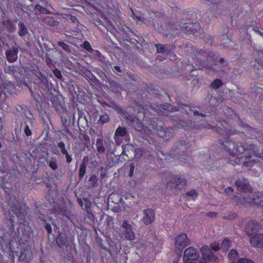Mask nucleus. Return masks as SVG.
<instances>
[{
  "instance_id": "f257e3e1",
  "label": "nucleus",
  "mask_w": 263,
  "mask_h": 263,
  "mask_svg": "<svg viewBox=\"0 0 263 263\" xmlns=\"http://www.w3.org/2000/svg\"><path fill=\"white\" fill-rule=\"evenodd\" d=\"M8 214L10 219L7 221V227L10 234H3L2 230L0 229V243L3 248L4 246L8 247L12 241L16 243L25 244L29 241L32 237V234L30 228L27 227L22 230L21 234L18 230L17 232L14 230V223L21 224L25 221L27 212L25 209L21 207L18 201L14 196H10L8 201Z\"/></svg>"
},
{
  "instance_id": "f03ea898",
  "label": "nucleus",
  "mask_w": 263,
  "mask_h": 263,
  "mask_svg": "<svg viewBox=\"0 0 263 263\" xmlns=\"http://www.w3.org/2000/svg\"><path fill=\"white\" fill-rule=\"evenodd\" d=\"M195 55L196 59V63H198L202 68L208 70L213 69L216 72H226L225 67L227 66L228 63L223 58H220L219 60V63L222 65L220 69L217 70L213 67V64L215 62V53L209 50L198 49Z\"/></svg>"
},
{
  "instance_id": "7ed1b4c3",
  "label": "nucleus",
  "mask_w": 263,
  "mask_h": 263,
  "mask_svg": "<svg viewBox=\"0 0 263 263\" xmlns=\"http://www.w3.org/2000/svg\"><path fill=\"white\" fill-rule=\"evenodd\" d=\"M202 128L212 129L219 134L228 137L240 133V132L237 129L232 127L229 128L228 123L224 121L219 122V125L215 127L208 123L205 120L195 121V130Z\"/></svg>"
},
{
  "instance_id": "20e7f679",
  "label": "nucleus",
  "mask_w": 263,
  "mask_h": 263,
  "mask_svg": "<svg viewBox=\"0 0 263 263\" xmlns=\"http://www.w3.org/2000/svg\"><path fill=\"white\" fill-rule=\"evenodd\" d=\"M152 109L158 115H163L168 116L170 112H174L178 110L184 111L187 115H189L192 112L193 109L189 104L179 103V108L174 107L170 104H159L155 103L151 105Z\"/></svg>"
},
{
  "instance_id": "39448f33",
  "label": "nucleus",
  "mask_w": 263,
  "mask_h": 263,
  "mask_svg": "<svg viewBox=\"0 0 263 263\" xmlns=\"http://www.w3.org/2000/svg\"><path fill=\"white\" fill-rule=\"evenodd\" d=\"M168 27L171 30L181 31L184 33H187L189 35L200 32L201 31L199 23H193L185 18L181 19L179 24L170 23Z\"/></svg>"
},
{
  "instance_id": "423d86ee",
  "label": "nucleus",
  "mask_w": 263,
  "mask_h": 263,
  "mask_svg": "<svg viewBox=\"0 0 263 263\" xmlns=\"http://www.w3.org/2000/svg\"><path fill=\"white\" fill-rule=\"evenodd\" d=\"M223 148L231 155L239 156L248 151L249 147L242 144L241 143H235L230 140L221 141Z\"/></svg>"
},
{
  "instance_id": "0eeeda50",
  "label": "nucleus",
  "mask_w": 263,
  "mask_h": 263,
  "mask_svg": "<svg viewBox=\"0 0 263 263\" xmlns=\"http://www.w3.org/2000/svg\"><path fill=\"white\" fill-rule=\"evenodd\" d=\"M233 192L234 189L230 186L227 187L224 190L226 195L228 196L229 198L237 204L243 205L246 203H256L254 198H252L250 197H246L242 195H241L240 197L235 196L233 195Z\"/></svg>"
},
{
  "instance_id": "6e6552de",
  "label": "nucleus",
  "mask_w": 263,
  "mask_h": 263,
  "mask_svg": "<svg viewBox=\"0 0 263 263\" xmlns=\"http://www.w3.org/2000/svg\"><path fill=\"white\" fill-rule=\"evenodd\" d=\"M235 184L237 187V190L238 192H240L241 193H243L246 195H243L246 197H250L252 198H253L252 195V189L250 185V183L248 179H245L244 178H239L235 182Z\"/></svg>"
},
{
  "instance_id": "1a4fd4ad",
  "label": "nucleus",
  "mask_w": 263,
  "mask_h": 263,
  "mask_svg": "<svg viewBox=\"0 0 263 263\" xmlns=\"http://www.w3.org/2000/svg\"><path fill=\"white\" fill-rule=\"evenodd\" d=\"M37 78V85L41 92L43 91L48 92L51 90L52 84L49 81L48 74H45L41 72L36 73Z\"/></svg>"
},
{
  "instance_id": "9d476101",
  "label": "nucleus",
  "mask_w": 263,
  "mask_h": 263,
  "mask_svg": "<svg viewBox=\"0 0 263 263\" xmlns=\"http://www.w3.org/2000/svg\"><path fill=\"white\" fill-rule=\"evenodd\" d=\"M190 243V240L187 235L182 233L175 238V252L177 254H181L182 251L185 247Z\"/></svg>"
},
{
  "instance_id": "9b49d317",
  "label": "nucleus",
  "mask_w": 263,
  "mask_h": 263,
  "mask_svg": "<svg viewBox=\"0 0 263 263\" xmlns=\"http://www.w3.org/2000/svg\"><path fill=\"white\" fill-rule=\"evenodd\" d=\"M4 71L13 76L17 82H21L24 79L23 71L20 66L14 65H9L4 68Z\"/></svg>"
},
{
  "instance_id": "f8f14e48",
  "label": "nucleus",
  "mask_w": 263,
  "mask_h": 263,
  "mask_svg": "<svg viewBox=\"0 0 263 263\" xmlns=\"http://www.w3.org/2000/svg\"><path fill=\"white\" fill-rule=\"evenodd\" d=\"M202 254V258L200 263H211L216 262L217 261L216 256L214 255L212 251L206 246H204L200 249Z\"/></svg>"
},
{
  "instance_id": "ddd939ff",
  "label": "nucleus",
  "mask_w": 263,
  "mask_h": 263,
  "mask_svg": "<svg viewBox=\"0 0 263 263\" xmlns=\"http://www.w3.org/2000/svg\"><path fill=\"white\" fill-rule=\"evenodd\" d=\"M119 32L122 34L124 40L130 44L135 45L136 43L133 41L135 33L127 26H120L118 27Z\"/></svg>"
},
{
  "instance_id": "4468645a",
  "label": "nucleus",
  "mask_w": 263,
  "mask_h": 263,
  "mask_svg": "<svg viewBox=\"0 0 263 263\" xmlns=\"http://www.w3.org/2000/svg\"><path fill=\"white\" fill-rule=\"evenodd\" d=\"M157 135L165 140H169L173 137V130L171 127L158 126L156 127Z\"/></svg>"
},
{
  "instance_id": "2eb2a0df",
  "label": "nucleus",
  "mask_w": 263,
  "mask_h": 263,
  "mask_svg": "<svg viewBox=\"0 0 263 263\" xmlns=\"http://www.w3.org/2000/svg\"><path fill=\"white\" fill-rule=\"evenodd\" d=\"M18 53V47L16 43L7 49L5 52L6 57L8 61L10 63L15 62L17 59V54Z\"/></svg>"
},
{
  "instance_id": "dca6fc26",
  "label": "nucleus",
  "mask_w": 263,
  "mask_h": 263,
  "mask_svg": "<svg viewBox=\"0 0 263 263\" xmlns=\"http://www.w3.org/2000/svg\"><path fill=\"white\" fill-rule=\"evenodd\" d=\"M126 120L128 125L132 127L137 131H141L143 129V125L140 121L136 117L128 114L125 115Z\"/></svg>"
},
{
  "instance_id": "f3484780",
  "label": "nucleus",
  "mask_w": 263,
  "mask_h": 263,
  "mask_svg": "<svg viewBox=\"0 0 263 263\" xmlns=\"http://www.w3.org/2000/svg\"><path fill=\"white\" fill-rule=\"evenodd\" d=\"M260 229L261 226L255 220H251L248 223L245 231L248 236H251L256 234Z\"/></svg>"
},
{
  "instance_id": "a211bd4d",
  "label": "nucleus",
  "mask_w": 263,
  "mask_h": 263,
  "mask_svg": "<svg viewBox=\"0 0 263 263\" xmlns=\"http://www.w3.org/2000/svg\"><path fill=\"white\" fill-rule=\"evenodd\" d=\"M143 217L142 221L145 225L153 223L155 219V213L152 209H146L143 210Z\"/></svg>"
},
{
  "instance_id": "6ab92c4d",
  "label": "nucleus",
  "mask_w": 263,
  "mask_h": 263,
  "mask_svg": "<svg viewBox=\"0 0 263 263\" xmlns=\"http://www.w3.org/2000/svg\"><path fill=\"white\" fill-rule=\"evenodd\" d=\"M121 227L125 230L124 231V235L126 239L133 240L135 238V236L133 230L132 226L127 220L123 221Z\"/></svg>"
},
{
  "instance_id": "aec40b11",
  "label": "nucleus",
  "mask_w": 263,
  "mask_h": 263,
  "mask_svg": "<svg viewBox=\"0 0 263 263\" xmlns=\"http://www.w3.org/2000/svg\"><path fill=\"white\" fill-rule=\"evenodd\" d=\"M60 214L69 219L72 223L77 222L76 212L73 209H67L66 208H61L60 210Z\"/></svg>"
},
{
  "instance_id": "412c9836",
  "label": "nucleus",
  "mask_w": 263,
  "mask_h": 263,
  "mask_svg": "<svg viewBox=\"0 0 263 263\" xmlns=\"http://www.w3.org/2000/svg\"><path fill=\"white\" fill-rule=\"evenodd\" d=\"M250 242L254 247L263 248V234H256L250 236Z\"/></svg>"
},
{
  "instance_id": "4be33fe9",
  "label": "nucleus",
  "mask_w": 263,
  "mask_h": 263,
  "mask_svg": "<svg viewBox=\"0 0 263 263\" xmlns=\"http://www.w3.org/2000/svg\"><path fill=\"white\" fill-rule=\"evenodd\" d=\"M224 114L228 118L233 119L235 121L236 125H242V124H243V121L240 119L239 116L237 115L231 108L228 107L226 108L224 110Z\"/></svg>"
},
{
  "instance_id": "5701e85b",
  "label": "nucleus",
  "mask_w": 263,
  "mask_h": 263,
  "mask_svg": "<svg viewBox=\"0 0 263 263\" xmlns=\"http://www.w3.org/2000/svg\"><path fill=\"white\" fill-rule=\"evenodd\" d=\"M177 125L185 129L195 130V121L192 120H180L177 122Z\"/></svg>"
},
{
  "instance_id": "b1692460",
  "label": "nucleus",
  "mask_w": 263,
  "mask_h": 263,
  "mask_svg": "<svg viewBox=\"0 0 263 263\" xmlns=\"http://www.w3.org/2000/svg\"><path fill=\"white\" fill-rule=\"evenodd\" d=\"M41 93L47 101H50L51 103L52 106H54L58 104V98L52 94L50 90L48 92L44 91Z\"/></svg>"
},
{
  "instance_id": "393cba45",
  "label": "nucleus",
  "mask_w": 263,
  "mask_h": 263,
  "mask_svg": "<svg viewBox=\"0 0 263 263\" xmlns=\"http://www.w3.org/2000/svg\"><path fill=\"white\" fill-rule=\"evenodd\" d=\"M238 126H240L241 127H246L247 128L246 132L249 135V137L252 139L257 138L261 134L258 132H257L255 128L250 126L249 125L247 124L246 123H245L243 121V124H242V125H239Z\"/></svg>"
},
{
  "instance_id": "a878e982",
  "label": "nucleus",
  "mask_w": 263,
  "mask_h": 263,
  "mask_svg": "<svg viewBox=\"0 0 263 263\" xmlns=\"http://www.w3.org/2000/svg\"><path fill=\"white\" fill-rule=\"evenodd\" d=\"M34 118L31 111H28V114H27L25 116L24 119V126L30 127V128H34Z\"/></svg>"
},
{
  "instance_id": "bb28decb",
  "label": "nucleus",
  "mask_w": 263,
  "mask_h": 263,
  "mask_svg": "<svg viewBox=\"0 0 263 263\" xmlns=\"http://www.w3.org/2000/svg\"><path fill=\"white\" fill-rule=\"evenodd\" d=\"M155 46L157 53L167 54L173 49L172 46L168 44H157Z\"/></svg>"
},
{
  "instance_id": "cd10ccee",
  "label": "nucleus",
  "mask_w": 263,
  "mask_h": 263,
  "mask_svg": "<svg viewBox=\"0 0 263 263\" xmlns=\"http://www.w3.org/2000/svg\"><path fill=\"white\" fill-rule=\"evenodd\" d=\"M56 242L59 247L66 246L68 243V240L66 234L60 233L57 237Z\"/></svg>"
},
{
  "instance_id": "c85d7f7f",
  "label": "nucleus",
  "mask_w": 263,
  "mask_h": 263,
  "mask_svg": "<svg viewBox=\"0 0 263 263\" xmlns=\"http://www.w3.org/2000/svg\"><path fill=\"white\" fill-rule=\"evenodd\" d=\"M172 183L175 184V187L178 189H182L185 185H186V181L183 178H177L175 180L174 182L168 181L167 183V185L168 186Z\"/></svg>"
},
{
  "instance_id": "c756f323",
  "label": "nucleus",
  "mask_w": 263,
  "mask_h": 263,
  "mask_svg": "<svg viewBox=\"0 0 263 263\" xmlns=\"http://www.w3.org/2000/svg\"><path fill=\"white\" fill-rule=\"evenodd\" d=\"M17 7L29 16H30L31 13L33 12V5L32 4L26 5L22 3H18Z\"/></svg>"
},
{
  "instance_id": "7c9ffc66",
  "label": "nucleus",
  "mask_w": 263,
  "mask_h": 263,
  "mask_svg": "<svg viewBox=\"0 0 263 263\" xmlns=\"http://www.w3.org/2000/svg\"><path fill=\"white\" fill-rule=\"evenodd\" d=\"M248 155H246V158H250L251 157V154H254L256 157H259L263 160V152L260 153L258 151L256 150L255 147L254 145L251 144L250 147H249Z\"/></svg>"
},
{
  "instance_id": "2f4dec72",
  "label": "nucleus",
  "mask_w": 263,
  "mask_h": 263,
  "mask_svg": "<svg viewBox=\"0 0 263 263\" xmlns=\"http://www.w3.org/2000/svg\"><path fill=\"white\" fill-rule=\"evenodd\" d=\"M108 83L109 87L112 91L117 93L122 90L121 84L116 81L110 79L108 80Z\"/></svg>"
},
{
  "instance_id": "473e14b6",
  "label": "nucleus",
  "mask_w": 263,
  "mask_h": 263,
  "mask_svg": "<svg viewBox=\"0 0 263 263\" xmlns=\"http://www.w3.org/2000/svg\"><path fill=\"white\" fill-rule=\"evenodd\" d=\"M46 162L48 166L53 171L58 168V160L54 157H51L46 159Z\"/></svg>"
},
{
  "instance_id": "72a5a7b5",
  "label": "nucleus",
  "mask_w": 263,
  "mask_h": 263,
  "mask_svg": "<svg viewBox=\"0 0 263 263\" xmlns=\"http://www.w3.org/2000/svg\"><path fill=\"white\" fill-rule=\"evenodd\" d=\"M18 34L21 37L25 36L28 33V29L25 23L20 21L18 24Z\"/></svg>"
},
{
  "instance_id": "f704fd0d",
  "label": "nucleus",
  "mask_w": 263,
  "mask_h": 263,
  "mask_svg": "<svg viewBox=\"0 0 263 263\" xmlns=\"http://www.w3.org/2000/svg\"><path fill=\"white\" fill-rule=\"evenodd\" d=\"M3 25L5 28H6L9 32L12 33L15 31V25L13 22L9 20H3Z\"/></svg>"
},
{
  "instance_id": "c9c22d12",
  "label": "nucleus",
  "mask_w": 263,
  "mask_h": 263,
  "mask_svg": "<svg viewBox=\"0 0 263 263\" xmlns=\"http://www.w3.org/2000/svg\"><path fill=\"white\" fill-rule=\"evenodd\" d=\"M61 121L62 126L63 127V130L65 132V133L68 134L69 136H72V134L69 128L70 123V120H68L64 117H61Z\"/></svg>"
},
{
  "instance_id": "e433bc0d",
  "label": "nucleus",
  "mask_w": 263,
  "mask_h": 263,
  "mask_svg": "<svg viewBox=\"0 0 263 263\" xmlns=\"http://www.w3.org/2000/svg\"><path fill=\"white\" fill-rule=\"evenodd\" d=\"M184 151V148L183 147L181 148L180 146L176 143L172 148V154L177 157L181 156L183 153Z\"/></svg>"
},
{
  "instance_id": "4c0bfd02",
  "label": "nucleus",
  "mask_w": 263,
  "mask_h": 263,
  "mask_svg": "<svg viewBox=\"0 0 263 263\" xmlns=\"http://www.w3.org/2000/svg\"><path fill=\"white\" fill-rule=\"evenodd\" d=\"M96 147L97 152L99 154H105V147L102 139L98 138L96 141Z\"/></svg>"
},
{
  "instance_id": "58836bf2",
  "label": "nucleus",
  "mask_w": 263,
  "mask_h": 263,
  "mask_svg": "<svg viewBox=\"0 0 263 263\" xmlns=\"http://www.w3.org/2000/svg\"><path fill=\"white\" fill-rule=\"evenodd\" d=\"M104 216H105V224L106 227L108 229L113 228L114 226V217L107 215H103L101 216L100 220L103 219Z\"/></svg>"
},
{
  "instance_id": "ea45409f",
  "label": "nucleus",
  "mask_w": 263,
  "mask_h": 263,
  "mask_svg": "<svg viewBox=\"0 0 263 263\" xmlns=\"http://www.w3.org/2000/svg\"><path fill=\"white\" fill-rule=\"evenodd\" d=\"M44 22L46 25L52 26H58L59 24V22L55 20L53 16H47L45 17Z\"/></svg>"
},
{
  "instance_id": "a19ab883",
  "label": "nucleus",
  "mask_w": 263,
  "mask_h": 263,
  "mask_svg": "<svg viewBox=\"0 0 263 263\" xmlns=\"http://www.w3.org/2000/svg\"><path fill=\"white\" fill-rule=\"evenodd\" d=\"M205 100L208 101L209 105L211 106L215 107L218 105V99L211 95H208Z\"/></svg>"
},
{
  "instance_id": "79ce46f5",
  "label": "nucleus",
  "mask_w": 263,
  "mask_h": 263,
  "mask_svg": "<svg viewBox=\"0 0 263 263\" xmlns=\"http://www.w3.org/2000/svg\"><path fill=\"white\" fill-rule=\"evenodd\" d=\"M34 9L37 11L36 12H35V14H37L38 13L40 14H50V12L45 7H43V6H41L40 5L37 4L35 6H33V10Z\"/></svg>"
},
{
  "instance_id": "37998d69",
  "label": "nucleus",
  "mask_w": 263,
  "mask_h": 263,
  "mask_svg": "<svg viewBox=\"0 0 263 263\" xmlns=\"http://www.w3.org/2000/svg\"><path fill=\"white\" fill-rule=\"evenodd\" d=\"M127 132L126 128L124 127L119 126L115 131V136L123 137L127 135Z\"/></svg>"
},
{
  "instance_id": "c03bdc74",
  "label": "nucleus",
  "mask_w": 263,
  "mask_h": 263,
  "mask_svg": "<svg viewBox=\"0 0 263 263\" xmlns=\"http://www.w3.org/2000/svg\"><path fill=\"white\" fill-rule=\"evenodd\" d=\"M252 92L256 95H259V98L263 99V88L254 85L252 88Z\"/></svg>"
},
{
  "instance_id": "a18cd8bd",
  "label": "nucleus",
  "mask_w": 263,
  "mask_h": 263,
  "mask_svg": "<svg viewBox=\"0 0 263 263\" xmlns=\"http://www.w3.org/2000/svg\"><path fill=\"white\" fill-rule=\"evenodd\" d=\"M41 224L45 228L48 234H51L52 230L51 227V223L47 221L46 219L41 221Z\"/></svg>"
},
{
  "instance_id": "49530a36",
  "label": "nucleus",
  "mask_w": 263,
  "mask_h": 263,
  "mask_svg": "<svg viewBox=\"0 0 263 263\" xmlns=\"http://www.w3.org/2000/svg\"><path fill=\"white\" fill-rule=\"evenodd\" d=\"M223 83L222 81L219 79H216L211 83L210 86L212 88L216 89L221 87Z\"/></svg>"
},
{
  "instance_id": "de8ad7c7",
  "label": "nucleus",
  "mask_w": 263,
  "mask_h": 263,
  "mask_svg": "<svg viewBox=\"0 0 263 263\" xmlns=\"http://www.w3.org/2000/svg\"><path fill=\"white\" fill-rule=\"evenodd\" d=\"M85 220L88 223L94 222L95 221V216L91 212L87 211L85 216Z\"/></svg>"
},
{
  "instance_id": "09e8293b",
  "label": "nucleus",
  "mask_w": 263,
  "mask_h": 263,
  "mask_svg": "<svg viewBox=\"0 0 263 263\" xmlns=\"http://www.w3.org/2000/svg\"><path fill=\"white\" fill-rule=\"evenodd\" d=\"M86 173V165L84 163L82 162L80 166L79 171V180H82Z\"/></svg>"
},
{
  "instance_id": "8fccbe9b",
  "label": "nucleus",
  "mask_w": 263,
  "mask_h": 263,
  "mask_svg": "<svg viewBox=\"0 0 263 263\" xmlns=\"http://www.w3.org/2000/svg\"><path fill=\"white\" fill-rule=\"evenodd\" d=\"M228 257L230 260H236L238 258V253L236 250L232 249L228 253Z\"/></svg>"
},
{
  "instance_id": "3c124183",
  "label": "nucleus",
  "mask_w": 263,
  "mask_h": 263,
  "mask_svg": "<svg viewBox=\"0 0 263 263\" xmlns=\"http://www.w3.org/2000/svg\"><path fill=\"white\" fill-rule=\"evenodd\" d=\"M109 199H110L111 201L114 202L115 204L118 203L122 200L121 196L119 194H111L109 196Z\"/></svg>"
},
{
  "instance_id": "603ef678",
  "label": "nucleus",
  "mask_w": 263,
  "mask_h": 263,
  "mask_svg": "<svg viewBox=\"0 0 263 263\" xmlns=\"http://www.w3.org/2000/svg\"><path fill=\"white\" fill-rule=\"evenodd\" d=\"M58 45L62 48L65 51L68 53L71 52V48L66 43L64 42H58Z\"/></svg>"
},
{
  "instance_id": "864d4df0",
  "label": "nucleus",
  "mask_w": 263,
  "mask_h": 263,
  "mask_svg": "<svg viewBox=\"0 0 263 263\" xmlns=\"http://www.w3.org/2000/svg\"><path fill=\"white\" fill-rule=\"evenodd\" d=\"M231 246V241L228 238H225L221 244V248H222L224 251H227L229 248H230Z\"/></svg>"
},
{
  "instance_id": "5fc2aeb1",
  "label": "nucleus",
  "mask_w": 263,
  "mask_h": 263,
  "mask_svg": "<svg viewBox=\"0 0 263 263\" xmlns=\"http://www.w3.org/2000/svg\"><path fill=\"white\" fill-rule=\"evenodd\" d=\"M133 41H134L135 43H138L141 45L145 43V40L143 39V37L137 35L135 33V35H134Z\"/></svg>"
},
{
  "instance_id": "6e6d98bb",
  "label": "nucleus",
  "mask_w": 263,
  "mask_h": 263,
  "mask_svg": "<svg viewBox=\"0 0 263 263\" xmlns=\"http://www.w3.org/2000/svg\"><path fill=\"white\" fill-rule=\"evenodd\" d=\"M35 214L37 216V218L40 219V220L42 221L44 220V214L43 213V211L42 210H41L39 208L36 207V208L35 210Z\"/></svg>"
},
{
  "instance_id": "4d7b16f0",
  "label": "nucleus",
  "mask_w": 263,
  "mask_h": 263,
  "mask_svg": "<svg viewBox=\"0 0 263 263\" xmlns=\"http://www.w3.org/2000/svg\"><path fill=\"white\" fill-rule=\"evenodd\" d=\"M53 73L58 80L60 81L64 82V78L63 77L62 74L60 70L55 68L53 70Z\"/></svg>"
},
{
  "instance_id": "13d9d810",
  "label": "nucleus",
  "mask_w": 263,
  "mask_h": 263,
  "mask_svg": "<svg viewBox=\"0 0 263 263\" xmlns=\"http://www.w3.org/2000/svg\"><path fill=\"white\" fill-rule=\"evenodd\" d=\"M110 120L109 115L107 114H105L103 115L100 116L99 121L102 124L108 122Z\"/></svg>"
},
{
  "instance_id": "bf43d9fd",
  "label": "nucleus",
  "mask_w": 263,
  "mask_h": 263,
  "mask_svg": "<svg viewBox=\"0 0 263 263\" xmlns=\"http://www.w3.org/2000/svg\"><path fill=\"white\" fill-rule=\"evenodd\" d=\"M114 110H115L118 114H122V115H124L125 118V115H127L128 114L125 109H124L123 108H122L119 105H117L116 106V107Z\"/></svg>"
},
{
  "instance_id": "052dcab7",
  "label": "nucleus",
  "mask_w": 263,
  "mask_h": 263,
  "mask_svg": "<svg viewBox=\"0 0 263 263\" xmlns=\"http://www.w3.org/2000/svg\"><path fill=\"white\" fill-rule=\"evenodd\" d=\"M66 87L71 93L75 92V87L72 81H69L66 82Z\"/></svg>"
},
{
  "instance_id": "680f3d73",
  "label": "nucleus",
  "mask_w": 263,
  "mask_h": 263,
  "mask_svg": "<svg viewBox=\"0 0 263 263\" xmlns=\"http://www.w3.org/2000/svg\"><path fill=\"white\" fill-rule=\"evenodd\" d=\"M105 26L108 31H109L112 34H115L116 30L111 24L109 23H107Z\"/></svg>"
},
{
  "instance_id": "e2e57ef3",
  "label": "nucleus",
  "mask_w": 263,
  "mask_h": 263,
  "mask_svg": "<svg viewBox=\"0 0 263 263\" xmlns=\"http://www.w3.org/2000/svg\"><path fill=\"white\" fill-rule=\"evenodd\" d=\"M88 182L90 184V185L92 186H95L97 182V177L96 175H92L89 180Z\"/></svg>"
},
{
  "instance_id": "0e129e2a",
  "label": "nucleus",
  "mask_w": 263,
  "mask_h": 263,
  "mask_svg": "<svg viewBox=\"0 0 263 263\" xmlns=\"http://www.w3.org/2000/svg\"><path fill=\"white\" fill-rule=\"evenodd\" d=\"M123 152L122 154L123 155H126L128 157V154L126 153L127 151H128L129 149H133V146L130 144H127L125 145L122 146Z\"/></svg>"
},
{
  "instance_id": "69168bd1",
  "label": "nucleus",
  "mask_w": 263,
  "mask_h": 263,
  "mask_svg": "<svg viewBox=\"0 0 263 263\" xmlns=\"http://www.w3.org/2000/svg\"><path fill=\"white\" fill-rule=\"evenodd\" d=\"M83 47L89 52H92L93 50L90 44L88 41H84L83 42Z\"/></svg>"
},
{
  "instance_id": "338daca9",
  "label": "nucleus",
  "mask_w": 263,
  "mask_h": 263,
  "mask_svg": "<svg viewBox=\"0 0 263 263\" xmlns=\"http://www.w3.org/2000/svg\"><path fill=\"white\" fill-rule=\"evenodd\" d=\"M58 147L60 148L62 154L67 152L66 146L63 142H59L57 144Z\"/></svg>"
},
{
  "instance_id": "774afa93",
  "label": "nucleus",
  "mask_w": 263,
  "mask_h": 263,
  "mask_svg": "<svg viewBox=\"0 0 263 263\" xmlns=\"http://www.w3.org/2000/svg\"><path fill=\"white\" fill-rule=\"evenodd\" d=\"M83 200L84 202V206L86 211H89L88 210H90L91 205V202L86 198H83Z\"/></svg>"
}]
</instances>
